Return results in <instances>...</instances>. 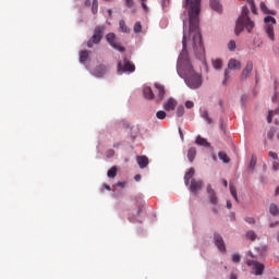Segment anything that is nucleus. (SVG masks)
Instances as JSON below:
<instances>
[{
	"label": "nucleus",
	"instance_id": "obj_1",
	"mask_svg": "<svg viewBox=\"0 0 279 279\" xmlns=\"http://www.w3.org/2000/svg\"><path fill=\"white\" fill-rule=\"evenodd\" d=\"M187 5L189 33L186 35V10L181 14L183 23L182 50L177 60V73L184 81L185 86L191 90L202 88L204 78L202 74L195 71L191 63V56L202 62L205 69H208L206 61V46L199 31V12H202V0H184Z\"/></svg>",
	"mask_w": 279,
	"mask_h": 279
},
{
	"label": "nucleus",
	"instance_id": "obj_2",
	"mask_svg": "<svg viewBox=\"0 0 279 279\" xmlns=\"http://www.w3.org/2000/svg\"><path fill=\"white\" fill-rule=\"evenodd\" d=\"M256 24L250 17V8L247 5H243L240 15L235 20V36H240L242 32H247V34H252Z\"/></svg>",
	"mask_w": 279,
	"mask_h": 279
},
{
	"label": "nucleus",
	"instance_id": "obj_3",
	"mask_svg": "<svg viewBox=\"0 0 279 279\" xmlns=\"http://www.w3.org/2000/svg\"><path fill=\"white\" fill-rule=\"evenodd\" d=\"M195 175V168H190L187 172L184 174V184L193 195H197L202 189H204V181L195 180L193 177Z\"/></svg>",
	"mask_w": 279,
	"mask_h": 279
},
{
	"label": "nucleus",
	"instance_id": "obj_4",
	"mask_svg": "<svg viewBox=\"0 0 279 279\" xmlns=\"http://www.w3.org/2000/svg\"><path fill=\"white\" fill-rule=\"evenodd\" d=\"M136 71V65L134 62L130 61L126 57L117 63V74L118 75H132Z\"/></svg>",
	"mask_w": 279,
	"mask_h": 279
},
{
	"label": "nucleus",
	"instance_id": "obj_5",
	"mask_svg": "<svg viewBox=\"0 0 279 279\" xmlns=\"http://www.w3.org/2000/svg\"><path fill=\"white\" fill-rule=\"evenodd\" d=\"M105 32L106 25L95 26L92 37L87 40L88 49H93L95 45H99V43H101Z\"/></svg>",
	"mask_w": 279,
	"mask_h": 279
},
{
	"label": "nucleus",
	"instance_id": "obj_6",
	"mask_svg": "<svg viewBox=\"0 0 279 279\" xmlns=\"http://www.w3.org/2000/svg\"><path fill=\"white\" fill-rule=\"evenodd\" d=\"M106 41L112 49L116 51H120V53L125 52V47L121 46V43H119V37H117V34L114 33H108L106 36Z\"/></svg>",
	"mask_w": 279,
	"mask_h": 279
},
{
	"label": "nucleus",
	"instance_id": "obj_7",
	"mask_svg": "<svg viewBox=\"0 0 279 279\" xmlns=\"http://www.w3.org/2000/svg\"><path fill=\"white\" fill-rule=\"evenodd\" d=\"M141 213H143V203H142V201L137 202L135 204V208L130 211L129 221H131V223H143V220L138 219V216L141 215Z\"/></svg>",
	"mask_w": 279,
	"mask_h": 279
},
{
	"label": "nucleus",
	"instance_id": "obj_8",
	"mask_svg": "<svg viewBox=\"0 0 279 279\" xmlns=\"http://www.w3.org/2000/svg\"><path fill=\"white\" fill-rule=\"evenodd\" d=\"M264 22L266 24V34L270 40H276V35L274 33V25H276V17L271 15H267L264 19Z\"/></svg>",
	"mask_w": 279,
	"mask_h": 279
},
{
	"label": "nucleus",
	"instance_id": "obj_9",
	"mask_svg": "<svg viewBox=\"0 0 279 279\" xmlns=\"http://www.w3.org/2000/svg\"><path fill=\"white\" fill-rule=\"evenodd\" d=\"M247 267H253L255 270V276H263V271H265V265L258 260L247 259Z\"/></svg>",
	"mask_w": 279,
	"mask_h": 279
},
{
	"label": "nucleus",
	"instance_id": "obj_10",
	"mask_svg": "<svg viewBox=\"0 0 279 279\" xmlns=\"http://www.w3.org/2000/svg\"><path fill=\"white\" fill-rule=\"evenodd\" d=\"M214 243L221 254H226V241H223V236H221L218 232L214 233Z\"/></svg>",
	"mask_w": 279,
	"mask_h": 279
},
{
	"label": "nucleus",
	"instance_id": "obj_11",
	"mask_svg": "<svg viewBox=\"0 0 279 279\" xmlns=\"http://www.w3.org/2000/svg\"><path fill=\"white\" fill-rule=\"evenodd\" d=\"M155 88H157V95L155 96L156 104H160L165 99L166 89L165 85L160 83H155Z\"/></svg>",
	"mask_w": 279,
	"mask_h": 279
},
{
	"label": "nucleus",
	"instance_id": "obj_12",
	"mask_svg": "<svg viewBox=\"0 0 279 279\" xmlns=\"http://www.w3.org/2000/svg\"><path fill=\"white\" fill-rule=\"evenodd\" d=\"M252 71H254V63L252 61H247L245 68L243 69L240 78L241 81H245L247 80V77H250V73H252Z\"/></svg>",
	"mask_w": 279,
	"mask_h": 279
},
{
	"label": "nucleus",
	"instance_id": "obj_13",
	"mask_svg": "<svg viewBox=\"0 0 279 279\" xmlns=\"http://www.w3.org/2000/svg\"><path fill=\"white\" fill-rule=\"evenodd\" d=\"M207 195L209 197V204H213L214 206H217L219 204V198L217 197V193H215V190L210 184L207 185Z\"/></svg>",
	"mask_w": 279,
	"mask_h": 279
},
{
	"label": "nucleus",
	"instance_id": "obj_14",
	"mask_svg": "<svg viewBox=\"0 0 279 279\" xmlns=\"http://www.w3.org/2000/svg\"><path fill=\"white\" fill-rule=\"evenodd\" d=\"M107 71H108V68L105 64H99L92 71V75L94 77H104Z\"/></svg>",
	"mask_w": 279,
	"mask_h": 279
},
{
	"label": "nucleus",
	"instance_id": "obj_15",
	"mask_svg": "<svg viewBox=\"0 0 279 279\" xmlns=\"http://www.w3.org/2000/svg\"><path fill=\"white\" fill-rule=\"evenodd\" d=\"M175 106H178V101L174 98H169L163 104V110H166L167 112H171V110H175Z\"/></svg>",
	"mask_w": 279,
	"mask_h": 279
},
{
	"label": "nucleus",
	"instance_id": "obj_16",
	"mask_svg": "<svg viewBox=\"0 0 279 279\" xmlns=\"http://www.w3.org/2000/svg\"><path fill=\"white\" fill-rule=\"evenodd\" d=\"M228 69L230 71H241V61L236 59H230L228 62Z\"/></svg>",
	"mask_w": 279,
	"mask_h": 279
},
{
	"label": "nucleus",
	"instance_id": "obj_17",
	"mask_svg": "<svg viewBox=\"0 0 279 279\" xmlns=\"http://www.w3.org/2000/svg\"><path fill=\"white\" fill-rule=\"evenodd\" d=\"M136 162L140 169H145L149 165V158L147 156H137Z\"/></svg>",
	"mask_w": 279,
	"mask_h": 279
},
{
	"label": "nucleus",
	"instance_id": "obj_18",
	"mask_svg": "<svg viewBox=\"0 0 279 279\" xmlns=\"http://www.w3.org/2000/svg\"><path fill=\"white\" fill-rule=\"evenodd\" d=\"M88 58H90V51L81 50L78 52V60H80L81 64H86V62H88Z\"/></svg>",
	"mask_w": 279,
	"mask_h": 279
},
{
	"label": "nucleus",
	"instance_id": "obj_19",
	"mask_svg": "<svg viewBox=\"0 0 279 279\" xmlns=\"http://www.w3.org/2000/svg\"><path fill=\"white\" fill-rule=\"evenodd\" d=\"M143 95H144V98H146L148 101H151V99H155L154 90H151V87L149 86H144Z\"/></svg>",
	"mask_w": 279,
	"mask_h": 279
},
{
	"label": "nucleus",
	"instance_id": "obj_20",
	"mask_svg": "<svg viewBox=\"0 0 279 279\" xmlns=\"http://www.w3.org/2000/svg\"><path fill=\"white\" fill-rule=\"evenodd\" d=\"M196 145H199V147H210V143L207 138L202 137L201 135L196 136L195 140Z\"/></svg>",
	"mask_w": 279,
	"mask_h": 279
},
{
	"label": "nucleus",
	"instance_id": "obj_21",
	"mask_svg": "<svg viewBox=\"0 0 279 279\" xmlns=\"http://www.w3.org/2000/svg\"><path fill=\"white\" fill-rule=\"evenodd\" d=\"M209 5L211 8V10H214L215 12H222V8H221V3L219 2V0H209Z\"/></svg>",
	"mask_w": 279,
	"mask_h": 279
},
{
	"label": "nucleus",
	"instance_id": "obj_22",
	"mask_svg": "<svg viewBox=\"0 0 279 279\" xmlns=\"http://www.w3.org/2000/svg\"><path fill=\"white\" fill-rule=\"evenodd\" d=\"M199 117L202 118V119H204V121H206V123L208 124V125H210L211 123H213V118H210V116H208V110H199Z\"/></svg>",
	"mask_w": 279,
	"mask_h": 279
},
{
	"label": "nucleus",
	"instance_id": "obj_23",
	"mask_svg": "<svg viewBox=\"0 0 279 279\" xmlns=\"http://www.w3.org/2000/svg\"><path fill=\"white\" fill-rule=\"evenodd\" d=\"M272 104H278L279 101V81H275V94L271 97Z\"/></svg>",
	"mask_w": 279,
	"mask_h": 279
},
{
	"label": "nucleus",
	"instance_id": "obj_24",
	"mask_svg": "<svg viewBox=\"0 0 279 279\" xmlns=\"http://www.w3.org/2000/svg\"><path fill=\"white\" fill-rule=\"evenodd\" d=\"M119 31L122 32V34H130L131 29L128 27L124 20L119 21Z\"/></svg>",
	"mask_w": 279,
	"mask_h": 279
},
{
	"label": "nucleus",
	"instance_id": "obj_25",
	"mask_svg": "<svg viewBox=\"0 0 279 279\" xmlns=\"http://www.w3.org/2000/svg\"><path fill=\"white\" fill-rule=\"evenodd\" d=\"M195 156H197V149H195V147H190L187 150L189 162H193V160H195Z\"/></svg>",
	"mask_w": 279,
	"mask_h": 279
},
{
	"label": "nucleus",
	"instance_id": "obj_26",
	"mask_svg": "<svg viewBox=\"0 0 279 279\" xmlns=\"http://www.w3.org/2000/svg\"><path fill=\"white\" fill-rule=\"evenodd\" d=\"M259 8H260L262 12H264V14H271L272 16H276V11L269 10L265 2H260Z\"/></svg>",
	"mask_w": 279,
	"mask_h": 279
},
{
	"label": "nucleus",
	"instance_id": "obj_27",
	"mask_svg": "<svg viewBox=\"0 0 279 279\" xmlns=\"http://www.w3.org/2000/svg\"><path fill=\"white\" fill-rule=\"evenodd\" d=\"M269 213H270V215H272V217H278V215H279L278 205H276L275 203H271L269 206Z\"/></svg>",
	"mask_w": 279,
	"mask_h": 279
},
{
	"label": "nucleus",
	"instance_id": "obj_28",
	"mask_svg": "<svg viewBox=\"0 0 279 279\" xmlns=\"http://www.w3.org/2000/svg\"><path fill=\"white\" fill-rule=\"evenodd\" d=\"M274 114H279V102H278L277 109L268 111L267 123H271V121L274 119Z\"/></svg>",
	"mask_w": 279,
	"mask_h": 279
},
{
	"label": "nucleus",
	"instance_id": "obj_29",
	"mask_svg": "<svg viewBox=\"0 0 279 279\" xmlns=\"http://www.w3.org/2000/svg\"><path fill=\"white\" fill-rule=\"evenodd\" d=\"M218 157H219V160H222V162H225L226 165L230 162V157H228V154H226L225 151H219Z\"/></svg>",
	"mask_w": 279,
	"mask_h": 279
},
{
	"label": "nucleus",
	"instance_id": "obj_30",
	"mask_svg": "<svg viewBox=\"0 0 279 279\" xmlns=\"http://www.w3.org/2000/svg\"><path fill=\"white\" fill-rule=\"evenodd\" d=\"M213 66L216 71H221V68L223 66L221 59L213 60Z\"/></svg>",
	"mask_w": 279,
	"mask_h": 279
},
{
	"label": "nucleus",
	"instance_id": "obj_31",
	"mask_svg": "<svg viewBox=\"0 0 279 279\" xmlns=\"http://www.w3.org/2000/svg\"><path fill=\"white\" fill-rule=\"evenodd\" d=\"M256 162H257L256 156L252 155L250 163H248L250 171H253L256 168Z\"/></svg>",
	"mask_w": 279,
	"mask_h": 279
},
{
	"label": "nucleus",
	"instance_id": "obj_32",
	"mask_svg": "<svg viewBox=\"0 0 279 279\" xmlns=\"http://www.w3.org/2000/svg\"><path fill=\"white\" fill-rule=\"evenodd\" d=\"M99 12V1L93 0L92 2V14H97Z\"/></svg>",
	"mask_w": 279,
	"mask_h": 279
},
{
	"label": "nucleus",
	"instance_id": "obj_33",
	"mask_svg": "<svg viewBox=\"0 0 279 279\" xmlns=\"http://www.w3.org/2000/svg\"><path fill=\"white\" fill-rule=\"evenodd\" d=\"M258 235H256V232H254V230H248L246 232V239H248V241H256V238Z\"/></svg>",
	"mask_w": 279,
	"mask_h": 279
},
{
	"label": "nucleus",
	"instance_id": "obj_34",
	"mask_svg": "<svg viewBox=\"0 0 279 279\" xmlns=\"http://www.w3.org/2000/svg\"><path fill=\"white\" fill-rule=\"evenodd\" d=\"M108 178H117V167L112 166L108 172H107Z\"/></svg>",
	"mask_w": 279,
	"mask_h": 279
},
{
	"label": "nucleus",
	"instance_id": "obj_35",
	"mask_svg": "<svg viewBox=\"0 0 279 279\" xmlns=\"http://www.w3.org/2000/svg\"><path fill=\"white\" fill-rule=\"evenodd\" d=\"M184 112H185L184 105H179L177 107V117L178 118L184 117Z\"/></svg>",
	"mask_w": 279,
	"mask_h": 279
},
{
	"label": "nucleus",
	"instance_id": "obj_36",
	"mask_svg": "<svg viewBox=\"0 0 279 279\" xmlns=\"http://www.w3.org/2000/svg\"><path fill=\"white\" fill-rule=\"evenodd\" d=\"M142 31H143V25L141 24V22H136L133 26V32H135V34H141Z\"/></svg>",
	"mask_w": 279,
	"mask_h": 279
},
{
	"label": "nucleus",
	"instance_id": "obj_37",
	"mask_svg": "<svg viewBox=\"0 0 279 279\" xmlns=\"http://www.w3.org/2000/svg\"><path fill=\"white\" fill-rule=\"evenodd\" d=\"M156 117L159 121H163V119H167V112H165V110H159L156 112Z\"/></svg>",
	"mask_w": 279,
	"mask_h": 279
},
{
	"label": "nucleus",
	"instance_id": "obj_38",
	"mask_svg": "<svg viewBox=\"0 0 279 279\" xmlns=\"http://www.w3.org/2000/svg\"><path fill=\"white\" fill-rule=\"evenodd\" d=\"M229 189H230V193H231L232 197L235 199V202H239V196L236 194V187H234L233 185H230Z\"/></svg>",
	"mask_w": 279,
	"mask_h": 279
},
{
	"label": "nucleus",
	"instance_id": "obj_39",
	"mask_svg": "<svg viewBox=\"0 0 279 279\" xmlns=\"http://www.w3.org/2000/svg\"><path fill=\"white\" fill-rule=\"evenodd\" d=\"M229 51H236V41L230 40L228 44Z\"/></svg>",
	"mask_w": 279,
	"mask_h": 279
},
{
	"label": "nucleus",
	"instance_id": "obj_40",
	"mask_svg": "<svg viewBox=\"0 0 279 279\" xmlns=\"http://www.w3.org/2000/svg\"><path fill=\"white\" fill-rule=\"evenodd\" d=\"M171 5V0H161L162 10H167Z\"/></svg>",
	"mask_w": 279,
	"mask_h": 279
},
{
	"label": "nucleus",
	"instance_id": "obj_41",
	"mask_svg": "<svg viewBox=\"0 0 279 279\" xmlns=\"http://www.w3.org/2000/svg\"><path fill=\"white\" fill-rule=\"evenodd\" d=\"M231 259H232V263H241V255L239 253H234Z\"/></svg>",
	"mask_w": 279,
	"mask_h": 279
},
{
	"label": "nucleus",
	"instance_id": "obj_42",
	"mask_svg": "<svg viewBox=\"0 0 279 279\" xmlns=\"http://www.w3.org/2000/svg\"><path fill=\"white\" fill-rule=\"evenodd\" d=\"M120 128H123L124 130H128L130 128V123H128L125 120H122L119 122Z\"/></svg>",
	"mask_w": 279,
	"mask_h": 279
},
{
	"label": "nucleus",
	"instance_id": "obj_43",
	"mask_svg": "<svg viewBox=\"0 0 279 279\" xmlns=\"http://www.w3.org/2000/svg\"><path fill=\"white\" fill-rule=\"evenodd\" d=\"M106 158H114V149H108L106 151Z\"/></svg>",
	"mask_w": 279,
	"mask_h": 279
},
{
	"label": "nucleus",
	"instance_id": "obj_44",
	"mask_svg": "<svg viewBox=\"0 0 279 279\" xmlns=\"http://www.w3.org/2000/svg\"><path fill=\"white\" fill-rule=\"evenodd\" d=\"M244 221H246V223H250V225L256 223V219H254V217H245Z\"/></svg>",
	"mask_w": 279,
	"mask_h": 279
},
{
	"label": "nucleus",
	"instance_id": "obj_45",
	"mask_svg": "<svg viewBox=\"0 0 279 279\" xmlns=\"http://www.w3.org/2000/svg\"><path fill=\"white\" fill-rule=\"evenodd\" d=\"M230 73L229 70H225V78L222 81V86H226L228 84V74Z\"/></svg>",
	"mask_w": 279,
	"mask_h": 279
},
{
	"label": "nucleus",
	"instance_id": "obj_46",
	"mask_svg": "<svg viewBox=\"0 0 279 279\" xmlns=\"http://www.w3.org/2000/svg\"><path fill=\"white\" fill-rule=\"evenodd\" d=\"M195 104L191 100L185 101V108H187V110H191V108H194Z\"/></svg>",
	"mask_w": 279,
	"mask_h": 279
},
{
	"label": "nucleus",
	"instance_id": "obj_47",
	"mask_svg": "<svg viewBox=\"0 0 279 279\" xmlns=\"http://www.w3.org/2000/svg\"><path fill=\"white\" fill-rule=\"evenodd\" d=\"M269 158H272V160H278V155L275 151L268 153Z\"/></svg>",
	"mask_w": 279,
	"mask_h": 279
},
{
	"label": "nucleus",
	"instance_id": "obj_48",
	"mask_svg": "<svg viewBox=\"0 0 279 279\" xmlns=\"http://www.w3.org/2000/svg\"><path fill=\"white\" fill-rule=\"evenodd\" d=\"M250 9L253 14H258V8H256V4H251Z\"/></svg>",
	"mask_w": 279,
	"mask_h": 279
},
{
	"label": "nucleus",
	"instance_id": "obj_49",
	"mask_svg": "<svg viewBox=\"0 0 279 279\" xmlns=\"http://www.w3.org/2000/svg\"><path fill=\"white\" fill-rule=\"evenodd\" d=\"M126 8H134V0H125Z\"/></svg>",
	"mask_w": 279,
	"mask_h": 279
},
{
	"label": "nucleus",
	"instance_id": "obj_50",
	"mask_svg": "<svg viewBox=\"0 0 279 279\" xmlns=\"http://www.w3.org/2000/svg\"><path fill=\"white\" fill-rule=\"evenodd\" d=\"M245 101H247V94H243V95L241 96V105H242V106H245Z\"/></svg>",
	"mask_w": 279,
	"mask_h": 279
},
{
	"label": "nucleus",
	"instance_id": "obj_51",
	"mask_svg": "<svg viewBox=\"0 0 279 279\" xmlns=\"http://www.w3.org/2000/svg\"><path fill=\"white\" fill-rule=\"evenodd\" d=\"M274 134H275V131H274V130L268 131V133H267V138H268L269 141H271V138H274Z\"/></svg>",
	"mask_w": 279,
	"mask_h": 279
},
{
	"label": "nucleus",
	"instance_id": "obj_52",
	"mask_svg": "<svg viewBox=\"0 0 279 279\" xmlns=\"http://www.w3.org/2000/svg\"><path fill=\"white\" fill-rule=\"evenodd\" d=\"M179 134L182 142H184V133L182 132V128L179 126Z\"/></svg>",
	"mask_w": 279,
	"mask_h": 279
},
{
	"label": "nucleus",
	"instance_id": "obj_53",
	"mask_svg": "<svg viewBox=\"0 0 279 279\" xmlns=\"http://www.w3.org/2000/svg\"><path fill=\"white\" fill-rule=\"evenodd\" d=\"M279 221L270 222L269 228H276L278 226Z\"/></svg>",
	"mask_w": 279,
	"mask_h": 279
},
{
	"label": "nucleus",
	"instance_id": "obj_54",
	"mask_svg": "<svg viewBox=\"0 0 279 279\" xmlns=\"http://www.w3.org/2000/svg\"><path fill=\"white\" fill-rule=\"evenodd\" d=\"M141 174H136L135 177H134V180H135V182H141Z\"/></svg>",
	"mask_w": 279,
	"mask_h": 279
},
{
	"label": "nucleus",
	"instance_id": "obj_55",
	"mask_svg": "<svg viewBox=\"0 0 279 279\" xmlns=\"http://www.w3.org/2000/svg\"><path fill=\"white\" fill-rule=\"evenodd\" d=\"M219 122H220V130H225V129H223V118H220V119H219Z\"/></svg>",
	"mask_w": 279,
	"mask_h": 279
},
{
	"label": "nucleus",
	"instance_id": "obj_56",
	"mask_svg": "<svg viewBox=\"0 0 279 279\" xmlns=\"http://www.w3.org/2000/svg\"><path fill=\"white\" fill-rule=\"evenodd\" d=\"M107 12H108L109 19H112V9H108Z\"/></svg>",
	"mask_w": 279,
	"mask_h": 279
},
{
	"label": "nucleus",
	"instance_id": "obj_57",
	"mask_svg": "<svg viewBox=\"0 0 279 279\" xmlns=\"http://www.w3.org/2000/svg\"><path fill=\"white\" fill-rule=\"evenodd\" d=\"M113 147H114L116 149H119V147H121V143H119V142L114 143V144H113Z\"/></svg>",
	"mask_w": 279,
	"mask_h": 279
},
{
	"label": "nucleus",
	"instance_id": "obj_58",
	"mask_svg": "<svg viewBox=\"0 0 279 279\" xmlns=\"http://www.w3.org/2000/svg\"><path fill=\"white\" fill-rule=\"evenodd\" d=\"M227 208L230 210L232 208V203L230 201H227Z\"/></svg>",
	"mask_w": 279,
	"mask_h": 279
},
{
	"label": "nucleus",
	"instance_id": "obj_59",
	"mask_svg": "<svg viewBox=\"0 0 279 279\" xmlns=\"http://www.w3.org/2000/svg\"><path fill=\"white\" fill-rule=\"evenodd\" d=\"M117 185H118V186H121V189H123V186H125V182H121V181H120V182L117 183Z\"/></svg>",
	"mask_w": 279,
	"mask_h": 279
},
{
	"label": "nucleus",
	"instance_id": "obj_60",
	"mask_svg": "<svg viewBox=\"0 0 279 279\" xmlns=\"http://www.w3.org/2000/svg\"><path fill=\"white\" fill-rule=\"evenodd\" d=\"M246 1H247V3H248L250 7L256 4V3L254 2V0H246Z\"/></svg>",
	"mask_w": 279,
	"mask_h": 279
},
{
	"label": "nucleus",
	"instance_id": "obj_61",
	"mask_svg": "<svg viewBox=\"0 0 279 279\" xmlns=\"http://www.w3.org/2000/svg\"><path fill=\"white\" fill-rule=\"evenodd\" d=\"M142 8L143 10H147V4L145 3V1L142 2Z\"/></svg>",
	"mask_w": 279,
	"mask_h": 279
},
{
	"label": "nucleus",
	"instance_id": "obj_62",
	"mask_svg": "<svg viewBox=\"0 0 279 279\" xmlns=\"http://www.w3.org/2000/svg\"><path fill=\"white\" fill-rule=\"evenodd\" d=\"M275 195H276V197H278V195H279V186L276 187Z\"/></svg>",
	"mask_w": 279,
	"mask_h": 279
},
{
	"label": "nucleus",
	"instance_id": "obj_63",
	"mask_svg": "<svg viewBox=\"0 0 279 279\" xmlns=\"http://www.w3.org/2000/svg\"><path fill=\"white\" fill-rule=\"evenodd\" d=\"M230 279H239V278L236 277V275L231 274V275H230Z\"/></svg>",
	"mask_w": 279,
	"mask_h": 279
},
{
	"label": "nucleus",
	"instance_id": "obj_64",
	"mask_svg": "<svg viewBox=\"0 0 279 279\" xmlns=\"http://www.w3.org/2000/svg\"><path fill=\"white\" fill-rule=\"evenodd\" d=\"M85 5L88 8L90 7V0H85Z\"/></svg>",
	"mask_w": 279,
	"mask_h": 279
}]
</instances>
